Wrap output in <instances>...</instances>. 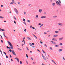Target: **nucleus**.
Listing matches in <instances>:
<instances>
[{"label":"nucleus","instance_id":"obj_5","mask_svg":"<svg viewBox=\"0 0 65 65\" xmlns=\"http://www.w3.org/2000/svg\"><path fill=\"white\" fill-rule=\"evenodd\" d=\"M42 56L43 59H44V60H46V58H45V57H44V56H43V54H42Z\"/></svg>","mask_w":65,"mask_h":65},{"label":"nucleus","instance_id":"obj_42","mask_svg":"<svg viewBox=\"0 0 65 65\" xmlns=\"http://www.w3.org/2000/svg\"><path fill=\"white\" fill-rule=\"evenodd\" d=\"M40 43H41V44H42V43H43L41 41H40Z\"/></svg>","mask_w":65,"mask_h":65},{"label":"nucleus","instance_id":"obj_21","mask_svg":"<svg viewBox=\"0 0 65 65\" xmlns=\"http://www.w3.org/2000/svg\"><path fill=\"white\" fill-rule=\"evenodd\" d=\"M55 46H56V47H59V45H55Z\"/></svg>","mask_w":65,"mask_h":65},{"label":"nucleus","instance_id":"obj_43","mask_svg":"<svg viewBox=\"0 0 65 65\" xmlns=\"http://www.w3.org/2000/svg\"><path fill=\"white\" fill-rule=\"evenodd\" d=\"M23 41H24L25 42V40H23L22 41V42H23Z\"/></svg>","mask_w":65,"mask_h":65},{"label":"nucleus","instance_id":"obj_10","mask_svg":"<svg viewBox=\"0 0 65 65\" xmlns=\"http://www.w3.org/2000/svg\"><path fill=\"white\" fill-rule=\"evenodd\" d=\"M3 35L4 36V37H6V38H8V37H6V36H5V33L4 32L3 33Z\"/></svg>","mask_w":65,"mask_h":65},{"label":"nucleus","instance_id":"obj_57","mask_svg":"<svg viewBox=\"0 0 65 65\" xmlns=\"http://www.w3.org/2000/svg\"><path fill=\"white\" fill-rule=\"evenodd\" d=\"M0 36L1 37V38H2L3 39V38H2V36L1 35H0Z\"/></svg>","mask_w":65,"mask_h":65},{"label":"nucleus","instance_id":"obj_17","mask_svg":"<svg viewBox=\"0 0 65 65\" xmlns=\"http://www.w3.org/2000/svg\"><path fill=\"white\" fill-rule=\"evenodd\" d=\"M53 17L54 18H57V16H54Z\"/></svg>","mask_w":65,"mask_h":65},{"label":"nucleus","instance_id":"obj_44","mask_svg":"<svg viewBox=\"0 0 65 65\" xmlns=\"http://www.w3.org/2000/svg\"><path fill=\"white\" fill-rule=\"evenodd\" d=\"M26 63H27V64H28V61H26Z\"/></svg>","mask_w":65,"mask_h":65},{"label":"nucleus","instance_id":"obj_30","mask_svg":"<svg viewBox=\"0 0 65 65\" xmlns=\"http://www.w3.org/2000/svg\"><path fill=\"white\" fill-rule=\"evenodd\" d=\"M62 44H62V43H60V45H62Z\"/></svg>","mask_w":65,"mask_h":65},{"label":"nucleus","instance_id":"obj_45","mask_svg":"<svg viewBox=\"0 0 65 65\" xmlns=\"http://www.w3.org/2000/svg\"><path fill=\"white\" fill-rule=\"evenodd\" d=\"M18 4H20V2H18Z\"/></svg>","mask_w":65,"mask_h":65},{"label":"nucleus","instance_id":"obj_40","mask_svg":"<svg viewBox=\"0 0 65 65\" xmlns=\"http://www.w3.org/2000/svg\"><path fill=\"white\" fill-rule=\"evenodd\" d=\"M26 48H27V50H28V51H29V49L28 48V47H26Z\"/></svg>","mask_w":65,"mask_h":65},{"label":"nucleus","instance_id":"obj_51","mask_svg":"<svg viewBox=\"0 0 65 65\" xmlns=\"http://www.w3.org/2000/svg\"><path fill=\"white\" fill-rule=\"evenodd\" d=\"M51 42H52V43H53V41H51Z\"/></svg>","mask_w":65,"mask_h":65},{"label":"nucleus","instance_id":"obj_9","mask_svg":"<svg viewBox=\"0 0 65 65\" xmlns=\"http://www.w3.org/2000/svg\"><path fill=\"white\" fill-rule=\"evenodd\" d=\"M63 37H62V38H59V40H63Z\"/></svg>","mask_w":65,"mask_h":65},{"label":"nucleus","instance_id":"obj_27","mask_svg":"<svg viewBox=\"0 0 65 65\" xmlns=\"http://www.w3.org/2000/svg\"><path fill=\"white\" fill-rule=\"evenodd\" d=\"M55 3H53L52 4V5H53V6H54L55 5Z\"/></svg>","mask_w":65,"mask_h":65},{"label":"nucleus","instance_id":"obj_16","mask_svg":"<svg viewBox=\"0 0 65 65\" xmlns=\"http://www.w3.org/2000/svg\"><path fill=\"white\" fill-rule=\"evenodd\" d=\"M33 35L34 36V37H36V39H37V37H36V36H35V35H34V34H33Z\"/></svg>","mask_w":65,"mask_h":65},{"label":"nucleus","instance_id":"obj_61","mask_svg":"<svg viewBox=\"0 0 65 65\" xmlns=\"http://www.w3.org/2000/svg\"><path fill=\"white\" fill-rule=\"evenodd\" d=\"M32 45H34V43H32Z\"/></svg>","mask_w":65,"mask_h":65},{"label":"nucleus","instance_id":"obj_28","mask_svg":"<svg viewBox=\"0 0 65 65\" xmlns=\"http://www.w3.org/2000/svg\"><path fill=\"white\" fill-rule=\"evenodd\" d=\"M50 48L51 50H52L53 49H52V48L51 47H50Z\"/></svg>","mask_w":65,"mask_h":65},{"label":"nucleus","instance_id":"obj_14","mask_svg":"<svg viewBox=\"0 0 65 65\" xmlns=\"http://www.w3.org/2000/svg\"><path fill=\"white\" fill-rule=\"evenodd\" d=\"M57 36H58V35H55L53 36V37H57Z\"/></svg>","mask_w":65,"mask_h":65},{"label":"nucleus","instance_id":"obj_4","mask_svg":"<svg viewBox=\"0 0 65 65\" xmlns=\"http://www.w3.org/2000/svg\"><path fill=\"white\" fill-rule=\"evenodd\" d=\"M12 54H13L14 55H15V56H16V54H15V52H14V51L13 50H12Z\"/></svg>","mask_w":65,"mask_h":65},{"label":"nucleus","instance_id":"obj_46","mask_svg":"<svg viewBox=\"0 0 65 65\" xmlns=\"http://www.w3.org/2000/svg\"><path fill=\"white\" fill-rule=\"evenodd\" d=\"M42 65H45V64H44V63H42Z\"/></svg>","mask_w":65,"mask_h":65},{"label":"nucleus","instance_id":"obj_47","mask_svg":"<svg viewBox=\"0 0 65 65\" xmlns=\"http://www.w3.org/2000/svg\"><path fill=\"white\" fill-rule=\"evenodd\" d=\"M14 23H15V24H16V22L15 21H14Z\"/></svg>","mask_w":65,"mask_h":65},{"label":"nucleus","instance_id":"obj_20","mask_svg":"<svg viewBox=\"0 0 65 65\" xmlns=\"http://www.w3.org/2000/svg\"><path fill=\"white\" fill-rule=\"evenodd\" d=\"M62 51V49H60L59 50V52H61V51Z\"/></svg>","mask_w":65,"mask_h":65},{"label":"nucleus","instance_id":"obj_29","mask_svg":"<svg viewBox=\"0 0 65 65\" xmlns=\"http://www.w3.org/2000/svg\"><path fill=\"white\" fill-rule=\"evenodd\" d=\"M0 18H1V19H3V18H4V17H3L2 16H0Z\"/></svg>","mask_w":65,"mask_h":65},{"label":"nucleus","instance_id":"obj_19","mask_svg":"<svg viewBox=\"0 0 65 65\" xmlns=\"http://www.w3.org/2000/svg\"><path fill=\"white\" fill-rule=\"evenodd\" d=\"M29 45H30V46H32V43H29Z\"/></svg>","mask_w":65,"mask_h":65},{"label":"nucleus","instance_id":"obj_15","mask_svg":"<svg viewBox=\"0 0 65 65\" xmlns=\"http://www.w3.org/2000/svg\"><path fill=\"white\" fill-rule=\"evenodd\" d=\"M17 60L18 62H19V59L18 58H17Z\"/></svg>","mask_w":65,"mask_h":65},{"label":"nucleus","instance_id":"obj_55","mask_svg":"<svg viewBox=\"0 0 65 65\" xmlns=\"http://www.w3.org/2000/svg\"><path fill=\"white\" fill-rule=\"evenodd\" d=\"M1 42H2V43H3V40H1Z\"/></svg>","mask_w":65,"mask_h":65},{"label":"nucleus","instance_id":"obj_48","mask_svg":"<svg viewBox=\"0 0 65 65\" xmlns=\"http://www.w3.org/2000/svg\"><path fill=\"white\" fill-rule=\"evenodd\" d=\"M24 31H25V32H26V29H25L24 30Z\"/></svg>","mask_w":65,"mask_h":65},{"label":"nucleus","instance_id":"obj_22","mask_svg":"<svg viewBox=\"0 0 65 65\" xmlns=\"http://www.w3.org/2000/svg\"><path fill=\"white\" fill-rule=\"evenodd\" d=\"M3 53H4V54L5 55H6V53H5V52H4Z\"/></svg>","mask_w":65,"mask_h":65},{"label":"nucleus","instance_id":"obj_56","mask_svg":"<svg viewBox=\"0 0 65 65\" xmlns=\"http://www.w3.org/2000/svg\"><path fill=\"white\" fill-rule=\"evenodd\" d=\"M32 29H35V28L34 27H32Z\"/></svg>","mask_w":65,"mask_h":65},{"label":"nucleus","instance_id":"obj_36","mask_svg":"<svg viewBox=\"0 0 65 65\" xmlns=\"http://www.w3.org/2000/svg\"><path fill=\"white\" fill-rule=\"evenodd\" d=\"M20 64H22V61H20Z\"/></svg>","mask_w":65,"mask_h":65},{"label":"nucleus","instance_id":"obj_1","mask_svg":"<svg viewBox=\"0 0 65 65\" xmlns=\"http://www.w3.org/2000/svg\"><path fill=\"white\" fill-rule=\"evenodd\" d=\"M7 42L9 44V45L10 46L11 49L12 50V49H13V45H12V44L8 41H7Z\"/></svg>","mask_w":65,"mask_h":65},{"label":"nucleus","instance_id":"obj_52","mask_svg":"<svg viewBox=\"0 0 65 65\" xmlns=\"http://www.w3.org/2000/svg\"><path fill=\"white\" fill-rule=\"evenodd\" d=\"M10 57L11 58V57H12L11 55H10Z\"/></svg>","mask_w":65,"mask_h":65},{"label":"nucleus","instance_id":"obj_63","mask_svg":"<svg viewBox=\"0 0 65 65\" xmlns=\"http://www.w3.org/2000/svg\"><path fill=\"white\" fill-rule=\"evenodd\" d=\"M52 40H55V39L54 38H53L52 39Z\"/></svg>","mask_w":65,"mask_h":65},{"label":"nucleus","instance_id":"obj_24","mask_svg":"<svg viewBox=\"0 0 65 65\" xmlns=\"http://www.w3.org/2000/svg\"><path fill=\"white\" fill-rule=\"evenodd\" d=\"M42 26H43V24H41L40 25V26L42 27Z\"/></svg>","mask_w":65,"mask_h":65},{"label":"nucleus","instance_id":"obj_39","mask_svg":"<svg viewBox=\"0 0 65 65\" xmlns=\"http://www.w3.org/2000/svg\"><path fill=\"white\" fill-rule=\"evenodd\" d=\"M0 52L1 53V54H2V56H3V54H2V51H1Z\"/></svg>","mask_w":65,"mask_h":65},{"label":"nucleus","instance_id":"obj_37","mask_svg":"<svg viewBox=\"0 0 65 65\" xmlns=\"http://www.w3.org/2000/svg\"><path fill=\"white\" fill-rule=\"evenodd\" d=\"M18 50H20V51H21V50H22V49H20L19 48H18Z\"/></svg>","mask_w":65,"mask_h":65},{"label":"nucleus","instance_id":"obj_54","mask_svg":"<svg viewBox=\"0 0 65 65\" xmlns=\"http://www.w3.org/2000/svg\"><path fill=\"white\" fill-rule=\"evenodd\" d=\"M63 60H65V59H64V57H63Z\"/></svg>","mask_w":65,"mask_h":65},{"label":"nucleus","instance_id":"obj_58","mask_svg":"<svg viewBox=\"0 0 65 65\" xmlns=\"http://www.w3.org/2000/svg\"><path fill=\"white\" fill-rule=\"evenodd\" d=\"M31 60H33V58H32V57H31Z\"/></svg>","mask_w":65,"mask_h":65},{"label":"nucleus","instance_id":"obj_18","mask_svg":"<svg viewBox=\"0 0 65 65\" xmlns=\"http://www.w3.org/2000/svg\"><path fill=\"white\" fill-rule=\"evenodd\" d=\"M38 15H36V19H37V18H38Z\"/></svg>","mask_w":65,"mask_h":65},{"label":"nucleus","instance_id":"obj_53","mask_svg":"<svg viewBox=\"0 0 65 65\" xmlns=\"http://www.w3.org/2000/svg\"><path fill=\"white\" fill-rule=\"evenodd\" d=\"M24 24H25V25H26V23L25 22H24Z\"/></svg>","mask_w":65,"mask_h":65},{"label":"nucleus","instance_id":"obj_7","mask_svg":"<svg viewBox=\"0 0 65 65\" xmlns=\"http://www.w3.org/2000/svg\"><path fill=\"white\" fill-rule=\"evenodd\" d=\"M46 18V17L45 16H42L41 17V19H44V18Z\"/></svg>","mask_w":65,"mask_h":65},{"label":"nucleus","instance_id":"obj_49","mask_svg":"<svg viewBox=\"0 0 65 65\" xmlns=\"http://www.w3.org/2000/svg\"><path fill=\"white\" fill-rule=\"evenodd\" d=\"M37 51H38L39 52H40V51H39V50L38 49L37 50Z\"/></svg>","mask_w":65,"mask_h":65},{"label":"nucleus","instance_id":"obj_59","mask_svg":"<svg viewBox=\"0 0 65 65\" xmlns=\"http://www.w3.org/2000/svg\"><path fill=\"white\" fill-rule=\"evenodd\" d=\"M1 7H3V5H1Z\"/></svg>","mask_w":65,"mask_h":65},{"label":"nucleus","instance_id":"obj_32","mask_svg":"<svg viewBox=\"0 0 65 65\" xmlns=\"http://www.w3.org/2000/svg\"><path fill=\"white\" fill-rule=\"evenodd\" d=\"M53 44H56V43L55 42H53V43H52Z\"/></svg>","mask_w":65,"mask_h":65},{"label":"nucleus","instance_id":"obj_13","mask_svg":"<svg viewBox=\"0 0 65 65\" xmlns=\"http://www.w3.org/2000/svg\"><path fill=\"white\" fill-rule=\"evenodd\" d=\"M55 33H59V31H55Z\"/></svg>","mask_w":65,"mask_h":65},{"label":"nucleus","instance_id":"obj_31","mask_svg":"<svg viewBox=\"0 0 65 65\" xmlns=\"http://www.w3.org/2000/svg\"><path fill=\"white\" fill-rule=\"evenodd\" d=\"M26 57H27V58H28V55L27 54H26Z\"/></svg>","mask_w":65,"mask_h":65},{"label":"nucleus","instance_id":"obj_8","mask_svg":"<svg viewBox=\"0 0 65 65\" xmlns=\"http://www.w3.org/2000/svg\"><path fill=\"white\" fill-rule=\"evenodd\" d=\"M27 39H28V40H31V38H30L29 37H27Z\"/></svg>","mask_w":65,"mask_h":65},{"label":"nucleus","instance_id":"obj_25","mask_svg":"<svg viewBox=\"0 0 65 65\" xmlns=\"http://www.w3.org/2000/svg\"><path fill=\"white\" fill-rule=\"evenodd\" d=\"M1 30L2 31H5L4 29H2Z\"/></svg>","mask_w":65,"mask_h":65},{"label":"nucleus","instance_id":"obj_50","mask_svg":"<svg viewBox=\"0 0 65 65\" xmlns=\"http://www.w3.org/2000/svg\"><path fill=\"white\" fill-rule=\"evenodd\" d=\"M6 47L7 48H9V47L8 46H7Z\"/></svg>","mask_w":65,"mask_h":65},{"label":"nucleus","instance_id":"obj_34","mask_svg":"<svg viewBox=\"0 0 65 65\" xmlns=\"http://www.w3.org/2000/svg\"><path fill=\"white\" fill-rule=\"evenodd\" d=\"M28 22L29 23H30V20H27Z\"/></svg>","mask_w":65,"mask_h":65},{"label":"nucleus","instance_id":"obj_6","mask_svg":"<svg viewBox=\"0 0 65 65\" xmlns=\"http://www.w3.org/2000/svg\"><path fill=\"white\" fill-rule=\"evenodd\" d=\"M12 2L11 3H10V4H13V3L14 2V0H12Z\"/></svg>","mask_w":65,"mask_h":65},{"label":"nucleus","instance_id":"obj_12","mask_svg":"<svg viewBox=\"0 0 65 65\" xmlns=\"http://www.w3.org/2000/svg\"><path fill=\"white\" fill-rule=\"evenodd\" d=\"M58 24L59 25H60V26H63V25L62 23H58Z\"/></svg>","mask_w":65,"mask_h":65},{"label":"nucleus","instance_id":"obj_26","mask_svg":"<svg viewBox=\"0 0 65 65\" xmlns=\"http://www.w3.org/2000/svg\"><path fill=\"white\" fill-rule=\"evenodd\" d=\"M51 60L52 61V62H53L54 63H55V62L53 60Z\"/></svg>","mask_w":65,"mask_h":65},{"label":"nucleus","instance_id":"obj_11","mask_svg":"<svg viewBox=\"0 0 65 65\" xmlns=\"http://www.w3.org/2000/svg\"><path fill=\"white\" fill-rule=\"evenodd\" d=\"M39 12H41V11H42V9H39Z\"/></svg>","mask_w":65,"mask_h":65},{"label":"nucleus","instance_id":"obj_3","mask_svg":"<svg viewBox=\"0 0 65 65\" xmlns=\"http://www.w3.org/2000/svg\"><path fill=\"white\" fill-rule=\"evenodd\" d=\"M14 10L16 12L17 14H19V12H18V11L16 8L14 9Z\"/></svg>","mask_w":65,"mask_h":65},{"label":"nucleus","instance_id":"obj_60","mask_svg":"<svg viewBox=\"0 0 65 65\" xmlns=\"http://www.w3.org/2000/svg\"><path fill=\"white\" fill-rule=\"evenodd\" d=\"M6 58H8V56H6Z\"/></svg>","mask_w":65,"mask_h":65},{"label":"nucleus","instance_id":"obj_64","mask_svg":"<svg viewBox=\"0 0 65 65\" xmlns=\"http://www.w3.org/2000/svg\"><path fill=\"white\" fill-rule=\"evenodd\" d=\"M44 34H47L46 33V32H44Z\"/></svg>","mask_w":65,"mask_h":65},{"label":"nucleus","instance_id":"obj_38","mask_svg":"<svg viewBox=\"0 0 65 65\" xmlns=\"http://www.w3.org/2000/svg\"><path fill=\"white\" fill-rule=\"evenodd\" d=\"M44 46H46V47H47V45H46L45 44H44Z\"/></svg>","mask_w":65,"mask_h":65},{"label":"nucleus","instance_id":"obj_35","mask_svg":"<svg viewBox=\"0 0 65 65\" xmlns=\"http://www.w3.org/2000/svg\"><path fill=\"white\" fill-rule=\"evenodd\" d=\"M43 52V53H44L45 54V56H46V53L45 52H44H44Z\"/></svg>","mask_w":65,"mask_h":65},{"label":"nucleus","instance_id":"obj_23","mask_svg":"<svg viewBox=\"0 0 65 65\" xmlns=\"http://www.w3.org/2000/svg\"><path fill=\"white\" fill-rule=\"evenodd\" d=\"M23 21L24 22H25L26 21V20H25V19H23Z\"/></svg>","mask_w":65,"mask_h":65},{"label":"nucleus","instance_id":"obj_33","mask_svg":"<svg viewBox=\"0 0 65 65\" xmlns=\"http://www.w3.org/2000/svg\"><path fill=\"white\" fill-rule=\"evenodd\" d=\"M14 19H15V20H17V19H16V18H15V17H14Z\"/></svg>","mask_w":65,"mask_h":65},{"label":"nucleus","instance_id":"obj_41","mask_svg":"<svg viewBox=\"0 0 65 65\" xmlns=\"http://www.w3.org/2000/svg\"><path fill=\"white\" fill-rule=\"evenodd\" d=\"M9 51H10V52H12L11 50H9Z\"/></svg>","mask_w":65,"mask_h":65},{"label":"nucleus","instance_id":"obj_62","mask_svg":"<svg viewBox=\"0 0 65 65\" xmlns=\"http://www.w3.org/2000/svg\"><path fill=\"white\" fill-rule=\"evenodd\" d=\"M44 14H46V12H44Z\"/></svg>","mask_w":65,"mask_h":65},{"label":"nucleus","instance_id":"obj_2","mask_svg":"<svg viewBox=\"0 0 65 65\" xmlns=\"http://www.w3.org/2000/svg\"><path fill=\"white\" fill-rule=\"evenodd\" d=\"M58 1H58H56V2L57 4H58L59 5H61V4H60L61 3V1H60V0H58Z\"/></svg>","mask_w":65,"mask_h":65}]
</instances>
